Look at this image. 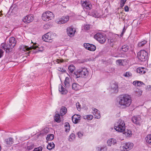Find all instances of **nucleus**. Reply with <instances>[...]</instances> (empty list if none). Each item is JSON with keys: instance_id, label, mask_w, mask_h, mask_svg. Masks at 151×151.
<instances>
[{"instance_id": "obj_1", "label": "nucleus", "mask_w": 151, "mask_h": 151, "mask_svg": "<svg viewBox=\"0 0 151 151\" xmlns=\"http://www.w3.org/2000/svg\"><path fill=\"white\" fill-rule=\"evenodd\" d=\"M132 102L131 97L128 95L125 94L119 98V104L122 108H126L129 106Z\"/></svg>"}, {"instance_id": "obj_2", "label": "nucleus", "mask_w": 151, "mask_h": 151, "mask_svg": "<svg viewBox=\"0 0 151 151\" xmlns=\"http://www.w3.org/2000/svg\"><path fill=\"white\" fill-rule=\"evenodd\" d=\"M36 43L35 45H34L32 46H31L29 47L28 46H26L25 45H22L19 46V49L20 50H22L24 51H29L32 49H36L37 48V49L35 50H33V53H36L39 52H42L44 50V47H38L37 46H35Z\"/></svg>"}, {"instance_id": "obj_3", "label": "nucleus", "mask_w": 151, "mask_h": 151, "mask_svg": "<svg viewBox=\"0 0 151 151\" xmlns=\"http://www.w3.org/2000/svg\"><path fill=\"white\" fill-rule=\"evenodd\" d=\"M125 124L124 121L119 119L115 124L114 129L118 132H122L125 131Z\"/></svg>"}, {"instance_id": "obj_4", "label": "nucleus", "mask_w": 151, "mask_h": 151, "mask_svg": "<svg viewBox=\"0 0 151 151\" xmlns=\"http://www.w3.org/2000/svg\"><path fill=\"white\" fill-rule=\"evenodd\" d=\"M88 71L86 68H82L81 70H78L76 72H74L73 76L76 78L81 77L86 78L88 74Z\"/></svg>"}, {"instance_id": "obj_5", "label": "nucleus", "mask_w": 151, "mask_h": 151, "mask_svg": "<svg viewBox=\"0 0 151 151\" xmlns=\"http://www.w3.org/2000/svg\"><path fill=\"white\" fill-rule=\"evenodd\" d=\"M137 56L141 61H145L148 59V53L144 50H141L137 53Z\"/></svg>"}, {"instance_id": "obj_6", "label": "nucleus", "mask_w": 151, "mask_h": 151, "mask_svg": "<svg viewBox=\"0 0 151 151\" xmlns=\"http://www.w3.org/2000/svg\"><path fill=\"white\" fill-rule=\"evenodd\" d=\"M94 38L101 44L104 43L106 41L105 35L101 32L97 33L94 35Z\"/></svg>"}, {"instance_id": "obj_7", "label": "nucleus", "mask_w": 151, "mask_h": 151, "mask_svg": "<svg viewBox=\"0 0 151 151\" xmlns=\"http://www.w3.org/2000/svg\"><path fill=\"white\" fill-rule=\"evenodd\" d=\"M53 13L49 11H47L44 12L42 16V18L44 21H48L52 19L53 16Z\"/></svg>"}, {"instance_id": "obj_8", "label": "nucleus", "mask_w": 151, "mask_h": 151, "mask_svg": "<svg viewBox=\"0 0 151 151\" xmlns=\"http://www.w3.org/2000/svg\"><path fill=\"white\" fill-rule=\"evenodd\" d=\"M1 46L2 48L5 50L6 53H9L10 54L13 53L14 47H12L11 45L8 43L2 44Z\"/></svg>"}, {"instance_id": "obj_9", "label": "nucleus", "mask_w": 151, "mask_h": 151, "mask_svg": "<svg viewBox=\"0 0 151 151\" xmlns=\"http://www.w3.org/2000/svg\"><path fill=\"white\" fill-rule=\"evenodd\" d=\"M81 3L83 7L88 10L91 9L92 7V6L91 2L86 0H81Z\"/></svg>"}, {"instance_id": "obj_10", "label": "nucleus", "mask_w": 151, "mask_h": 151, "mask_svg": "<svg viewBox=\"0 0 151 151\" xmlns=\"http://www.w3.org/2000/svg\"><path fill=\"white\" fill-rule=\"evenodd\" d=\"M134 146L133 143H127L124 144L121 148L122 151H128L132 149Z\"/></svg>"}, {"instance_id": "obj_11", "label": "nucleus", "mask_w": 151, "mask_h": 151, "mask_svg": "<svg viewBox=\"0 0 151 151\" xmlns=\"http://www.w3.org/2000/svg\"><path fill=\"white\" fill-rule=\"evenodd\" d=\"M34 19V16L32 15L29 14L24 17L22 20L25 23L28 24L32 22Z\"/></svg>"}, {"instance_id": "obj_12", "label": "nucleus", "mask_w": 151, "mask_h": 151, "mask_svg": "<svg viewBox=\"0 0 151 151\" xmlns=\"http://www.w3.org/2000/svg\"><path fill=\"white\" fill-rule=\"evenodd\" d=\"M76 32V29L72 27H68L67 29L68 35L70 37H72L74 35Z\"/></svg>"}, {"instance_id": "obj_13", "label": "nucleus", "mask_w": 151, "mask_h": 151, "mask_svg": "<svg viewBox=\"0 0 151 151\" xmlns=\"http://www.w3.org/2000/svg\"><path fill=\"white\" fill-rule=\"evenodd\" d=\"M84 45L85 48L90 51H94L96 49V46L93 44L85 43L84 44Z\"/></svg>"}, {"instance_id": "obj_14", "label": "nucleus", "mask_w": 151, "mask_h": 151, "mask_svg": "<svg viewBox=\"0 0 151 151\" xmlns=\"http://www.w3.org/2000/svg\"><path fill=\"white\" fill-rule=\"evenodd\" d=\"M42 38V40L45 42H51V37L50 33H47L43 36Z\"/></svg>"}, {"instance_id": "obj_15", "label": "nucleus", "mask_w": 151, "mask_h": 151, "mask_svg": "<svg viewBox=\"0 0 151 151\" xmlns=\"http://www.w3.org/2000/svg\"><path fill=\"white\" fill-rule=\"evenodd\" d=\"M69 19V16H63L59 19L58 21V23L60 24H64L66 23Z\"/></svg>"}, {"instance_id": "obj_16", "label": "nucleus", "mask_w": 151, "mask_h": 151, "mask_svg": "<svg viewBox=\"0 0 151 151\" xmlns=\"http://www.w3.org/2000/svg\"><path fill=\"white\" fill-rule=\"evenodd\" d=\"M71 84L70 79L68 77H66L64 81L65 86V88H68L70 87Z\"/></svg>"}, {"instance_id": "obj_17", "label": "nucleus", "mask_w": 151, "mask_h": 151, "mask_svg": "<svg viewBox=\"0 0 151 151\" xmlns=\"http://www.w3.org/2000/svg\"><path fill=\"white\" fill-rule=\"evenodd\" d=\"M17 40L14 37H11L9 38L8 44L11 45L12 47H15L17 44Z\"/></svg>"}, {"instance_id": "obj_18", "label": "nucleus", "mask_w": 151, "mask_h": 151, "mask_svg": "<svg viewBox=\"0 0 151 151\" xmlns=\"http://www.w3.org/2000/svg\"><path fill=\"white\" fill-rule=\"evenodd\" d=\"M80 116L78 115H74L72 116V119L73 122L75 124L78 123L80 120Z\"/></svg>"}, {"instance_id": "obj_19", "label": "nucleus", "mask_w": 151, "mask_h": 151, "mask_svg": "<svg viewBox=\"0 0 151 151\" xmlns=\"http://www.w3.org/2000/svg\"><path fill=\"white\" fill-rule=\"evenodd\" d=\"M140 119V118L139 116H134L132 118V121L135 124L139 125Z\"/></svg>"}, {"instance_id": "obj_20", "label": "nucleus", "mask_w": 151, "mask_h": 151, "mask_svg": "<svg viewBox=\"0 0 151 151\" xmlns=\"http://www.w3.org/2000/svg\"><path fill=\"white\" fill-rule=\"evenodd\" d=\"M88 14L95 18H99L100 16V14L97 11L93 10H92L91 12H88Z\"/></svg>"}, {"instance_id": "obj_21", "label": "nucleus", "mask_w": 151, "mask_h": 151, "mask_svg": "<svg viewBox=\"0 0 151 151\" xmlns=\"http://www.w3.org/2000/svg\"><path fill=\"white\" fill-rule=\"evenodd\" d=\"M4 142L8 146L14 143V139L12 137H9L5 140Z\"/></svg>"}, {"instance_id": "obj_22", "label": "nucleus", "mask_w": 151, "mask_h": 151, "mask_svg": "<svg viewBox=\"0 0 151 151\" xmlns=\"http://www.w3.org/2000/svg\"><path fill=\"white\" fill-rule=\"evenodd\" d=\"M92 110L93 111V114L95 116V118L97 119H99L101 117V116L99 111L97 109L94 108H93Z\"/></svg>"}, {"instance_id": "obj_23", "label": "nucleus", "mask_w": 151, "mask_h": 151, "mask_svg": "<svg viewBox=\"0 0 151 151\" xmlns=\"http://www.w3.org/2000/svg\"><path fill=\"white\" fill-rule=\"evenodd\" d=\"M107 143L108 146H110L112 145H114L116 144V141L113 138H111L108 140Z\"/></svg>"}, {"instance_id": "obj_24", "label": "nucleus", "mask_w": 151, "mask_h": 151, "mask_svg": "<svg viewBox=\"0 0 151 151\" xmlns=\"http://www.w3.org/2000/svg\"><path fill=\"white\" fill-rule=\"evenodd\" d=\"M72 89L75 91H78L81 89V86L76 83H73L72 84Z\"/></svg>"}, {"instance_id": "obj_25", "label": "nucleus", "mask_w": 151, "mask_h": 151, "mask_svg": "<svg viewBox=\"0 0 151 151\" xmlns=\"http://www.w3.org/2000/svg\"><path fill=\"white\" fill-rule=\"evenodd\" d=\"M17 8V6L16 4H12L11 6L10 7L9 11L8 13H11L13 12L14 10H16Z\"/></svg>"}, {"instance_id": "obj_26", "label": "nucleus", "mask_w": 151, "mask_h": 151, "mask_svg": "<svg viewBox=\"0 0 151 151\" xmlns=\"http://www.w3.org/2000/svg\"><path fill=\"white\" fill-rule=\"evenodd\" d=\"M59 91L62 94H66L67 92V91L61 84H60L59 85Z\"/></svg>"}, {"instance_id": "obj_27", "label": "nucleus", "mask_w": 151, "mask_h": 151, "mask_svg": "<svg viewBox=\"0 0 151 151\" xmlns=\"http://www.w3.org/2000/svg\"><path fill=\"white\" fill-rule=\"evenodd\" d=\"M56 114L54 118L55 121L58 123H59L61 122V119L60 115L58 114V111L55 112Z\"/></svg>"}, {"instance_id": "obj_28", "label": "nucleus", "mask_w": 151, "mask_h": 151, "mask_svg": "<svg viewBox=\"0 0 151 151\" xmlns=\"http://www.w3.org/2000/svg\"><path fill=\"white\" fill-rule=\"evenodd\" d=\"M67 111L66 108L65 106H62L60 109V114L61 116H63L66 113Z\"/></svg>"}, {"instance_id": "obj_29", "label": "nucleus", "mask_w": 151, "mask_h": 151, "mask_svg": "<svg viewBox=\"0 0 151 151\" xmlns=\"http://www.w3.org/2000/svg\"><path fill=\"white\" fill-rule=\"evenodd\" d=\"M111 87L112 89L115 92L118 91V86L116 83H113L111 84Z\"/></svg>"}, {"instance_id": "obj_30", "label": "nucleus", "mask_w": 151, "mask_h": 151, "mask_svg": "<svg viewBox=\"0 0 151 151\" xmlns=\"http://www.w3.org/2000/svg\"><path fill=\"white\" fill-rule=\"evenodd\" d=\"M55 147V145L53 142H51L48 143L47 146V148L49 150H51L54 148Z\"/></svg>"}, {"instance_id": "obj_31", "label": "nucleus", "mask_w": 151, "mask_h": 151, "mask_svg": "<svg viewBox=\"0 0 151 151\" xmlns=\"http://www.w3.org/2000/svg\"><path fill=\"white\" fill-rule=\"evenodd\" d=\"M129 48V46L127 45H125L122 46L120 50H121L125 52H127Z\"/></svg>"}, {"instance_id": "obj_32", "label": "nucleus", "mask_w": 151, "mask_h": 151, "mask_svg": "<svg viewBox=\"0 0 151 151\" xmlns=\"http://www.w3.org/2000/svg\"><path fill=\"white\" fill-rule=\"evenodd\" d=\"M68 69L70 73H73H73L75 72H74V70L75 69V67L73 65H71L69 66L68 67Z\"/></svg>"}, {"instance_id": "obj_33", "label": "nucleus", "mask_w": 151, "mask_h": 151, "mask_svg": "<svg viewBox=\"0 0 151 151\" xmlns=\"http://www.w3.org/2000/svg\"><path fill=\"white\" fill-rule=\"evenodd\" d=\"M145 139L146 142L151 145V134L148 135L145 138Z\"/></svg>"}, {"instance_id": "obj_34", "label": "nucleus", "mask_w": 151, "mask_h": 151, "mask_svg": "<svg viewBox=\"0 0 151 151\" xmlns=\"http://www.w3.org/2000/svg\"><path fill=\"white\" fill-rule=\"evenodd\" d=\"M64 126L65 129V132H68L70 130V128L69 124L68 122H65V124Z\"/></svg>"}, {"instance_id": "obj_35", "label": "nucleus", "mask_w": 151, "mask_h": 151, "mask_svg": "<svg viewBox=\"0 0 151 151\" xmlns=\"http://www.w3.org/2000/svg\"><path fill=\"white\" fill-rule=\"evenodd\" d=\"M54 138V135L52 134H48L46 138V140L47 141H51Z\"/></svg>"}, {"instance_id": "obj_36", "label": "nucleus", "mask_w": 151, "mask_h": 151, "mask_svg": "<svg viewBox=\"0 0 151 151\" xmlns=\"http://www.w3.org/2000/svg\"><path fill=\"white\" fill-rule=\"evenodd\" d=\"M124 134L125 135L128 137H130L132 136V132L130 130H129L128 129H127L124 132Z\"/></svg>"}, {"instance_id": "obj_37", "label": "nucleus", "mask_w": 151, "mask_h": 151, "mask_svg": "<svg viewBox=\"0 0 151 151\" xmlns=\"http://www.w3.org/2000/svg\"><path fill=\"white\" fill-rule=\"evenodd\" d=\"M9 53H6L5 56L4 61L6 62H9V59L10 58V55H9Z\"/></svg>"}, {"instance_id": "obj_38", "label": "nucleus", "mask_w": 151, "mask_h": 151, "mask_svg": "<svg viewBox=\"0 0 151 151\" xmlns=\"http://www.w3.org/2000/svg\"><path fill=\"white\" fill-rule=\"evenodd\" d=\"M93 116L91 115H89L84 116V119H87L88 120H91L93 119Z\"/></svg>"}, {"instance_id": "obj_39", "label": "nucleus", "mask_w": 151, "mask_h": 151, "mask_svg": "<svg viewBox=\"0 0 151 151\" xmlns=\"http://www.w3.org/2000/svg\"><path fill=\"white\" fill-rule=\"evenodd\" d=\"M147 43V41L144 40L139 42L138 44V46L139 47H141L143 46Z\"/></svg>"}, {"instance_id": "obj_40", "label": "nucleus", "mask_w": 151, "mask_h": 151, "mask_svg": "<svg viewBox=\"0 0 151 151\" xmlns=\"http://www.w3.org/2000/svg\"><path fill=\"white\" fill-rule=\"evenodd\" d=\"M75 134L73 133H72L69 136V141H71L73 140V139H74L75 138Z\"/></svg>"}, {"instance_id": "obj_41", "label": "nucleus", "mask_w": 151, "mask_h": 151, "mask_svg": "<svg viewBox=\"0 0 151 151\" xmlns=\"http://www.w3.org/2000/svg\"><path fill=\"white\" fill-rule=\"evenodd\" d=\"M108 42L110 44L111 46H113L114 44L113 42H114V40L113 39H108Z\"/></svg>"}, {"instance_id": "obj_42", "label": "nucleus", "mask_w": 151, "mask_h": 151, "mask_svg": "<svg viewBox=\"0 0 151 151\" xmlns=\"http://www.w3.org/2000/svg\"><path fill=\"white\" fill-rule=\"evenodd\" d=\"M143 68H137V72L138 73H142V71H143Z\"/></svg>"}, {"instance_id": "obj_43", "label": "nucleus", "mask_w": 151, "mask_h": 151, "mask_svg": "<svg viewBox=\"0 0 151 151\" xmlns=\"http://www.w3.org/2000/svg\"><path fill=\"white\" fill-rule=\"evenodd\" d=\"M137 86H141L142 85H144V84L142 82L139 81H137Z\"/></svg>"}, {"instance_id": "obj_44", "label": "nucleus", "mask_w": 151, "mask_h": 151, "mask_svg": "<svg viewBox=\"0 0 151 151\" xmlns=\"http://www.w3.org/2000/svg\"><path fill=\"white\" fill-rule=\"evenodd\" d=\"M2 47H0V58L3 56V53L4 52V50L2 49Z\"/></svg>"}, {"instance_id": "obj_45", "label": "nucleus", "mask_w": 151, "mask_h": 151, "mask_svg": "<svg viewBox=\"0 0 151 151\" xmlns=\"http://www.w3.org/2000/svg\"><path fill=\"white\" fill-rule=\"evenodd\" d=\"M58 70L59 71L61 72L62 73H66V70L63 68H58Z\"/></svg>"}, {"instance_id": "obj_46", "label": "nucleus", "mask_w": 151, "mask_h": 151, "mask_svg": "<svg viewBox=\"0 0 151 151\" xmlns=\"http://www.w3.org/2000/svg\"><path fill=\"white\" fill-rule=\"evenodd\" d=\"M90 25L89 24H86L84 25V29L86 30H88L90 29Z\"/></svg>"}, {"instance_id": "obj_47", "label": "nucleus", "mask_w": 151, "mask_h": 151, "mask_svg": "<svg viewBox=\"0 0 151 151\" xmlns=\"http://www.w3.org/2000/svg\"><path fill=\"white\" fill-rule=\"evenodd\" d=\"M132 73L129 72H126V73L124 74V76L125 77H129L132 76Z\"/></svg>"}, {"instance_id": "obj_48", "label": "nucleus", "mask_w": 151, "mask_h": 151, "mask_svg": "<svg viewBox=\"0 0 151 151\" xmlns=\"http://www.w3.org/2000/svg\"><path fill=\"white\" fill-rule=\"evenodd\" d=\"M77 134L78 137L80 138L82 137L83 135V132H78Z\"/></svg>"}, {"instance_id": "obj_49", "label": "nucleus", "mask_w": 151, "mask_h": 151, "mask_svg": "<svg viewBox=\"0 0 151 151\" xmlns=\"http://www.w3.org/2000/svg\"><path fill=\"white\" fill-rule=\"evenodd\" d=\"M50 27V26L49 24H45L44 26V28L45 29H49Z\"/></svg>"}, {"instance_id": "obj_50", "label": "nucleus", "mask_w": 151, "mask_h": 151, "mask_svg": "<svg viewBox=\"0 0 151 151\" xmlns=\"http://www.w3.org/2000/svg\"><path fill=\"white\" fill-rule=\"evenodd\" d=\"M42 147H38L35 148L33 151H42Z\"/></svg>"}, {"instance_id": "obj_51", "label": "nucleus", "mask_w": 151, "mask_h": 151, "mask_svg": "<svg viewBox=\"0 0 151 151\" xmlns=\"http://www.w3.org/2000/svg\"><path fill=\"white\" fill-rule=\"evenodd\" d=\"M101 151H106L107 150V147L106 146H103L101 147Z\"/></svg>"}, {"instance_id": "obj_52", "label": "nucleus", "mask_w": 151, "mask_h": 151, "mask_svg": "<svg viewBox=\"0 0 151 151\" xmlns=\"http://www.w3.org/2000/svg\"><path fill=\"white\" fill-rule=\"evenodd\" d=\"M126 1H127V0H121V4H120L121 7H122L124 6Z\"/></svg>"}, {"instance_id": "obj_53", "label": "nucleus", "mask_w": 151, "mask_h": 151, "mask_svg": "<svg viewBox=\"0 0 151 151\" xmlns=\"http://www.w3.org/2000/svg\"><path fill=\"white\" fill-rule=\"evenodd\" d=\"M126 30V29L125 28V25L123 29L122 32L121 34L120 35V36L121 37H122L123 35L124 34V33L125 32Z\"/></svg>"}, {"instance_id": "obj_54", "label": "nucleus", "mask_w": 151, "mask_h": 151, "mask_svg": "<svg viewBox=\"0 0 151 151\" xmlns=\"http://www.w3.org/2000/svg\"><path fill=\"white\" fill-rule=\"evenodd\" d=\"M76 107L78 110L81 109V105L79 102H77L76 104Z\"/></svg>"}, {"instance_id": "obj_55", "label": "nucleus", "mask_w": 151, "mask_h": 151, "mask_svg": "<svg viewBox=\"0 0 151 151\" xmlns=\"http://www.w3.org/2000/svg\"><path fill=\"white\" fill-rule=\"evenodd\" d=\"M124 9L125 12H128L129 11V7L128 6H126L124 7Z\"/></svg>"}, {"instance_id": "obj_56", "label": "nucleus", "mask_w": 151, "mask_h": 151, "mask_svg": "<svg viewBox=\"0 0 151 151\" xmlns=\"http://www.w3.org/2000/svg\"><path fill=\"white\" fill-rule=\"evenodd\" d=\"M34 147V145L32 144L30 145V146H28L27 148L28 150H30L33 148Z\"/></svg>"}, {"instance_id": "obj_57", "label": "nucleus", "mask_w": 151, "mask_h": 151, "mask_svg": "<svg viewBox=\"0 0 151 151\" xmlns=\"http://www.w3.org/2000/svg\"><path fill=\"white\" fill-rule=\"evenodd\" d=\"M96 150L98 151H101V147L100 148L99 147H96Z\"/></svg>"}, {"instance_id": "obj_58", "label": "nucleus", "mask_w": 151, "mask_h": 151, "mask_svg": "<svg viewBox=\"0 0 151 151\" xmlns=\"http://www.w3.org/2000/svg\"><path fill=\"white\" fill-rule=\"evenodd\" d=\"M137 81H134L133 82V84L134 85H135L136 86H137V83H136V82H137Z\"/></svg>"}, {"instance_id": "obj_59", "label": "nucleus", "mask_w": 151, "mask_h": 151, "mask_svg": "<svg viewBox=\"0 0 151 151\" xmlns=\"http://www.w3.org/2000/svg\"><path fill=\"white\" fill-rule=\"evenodd\" d=\"M116 62H117L118 63H121V60H116Z\"/></svg>"}, {"instance_id": "obj_60", "label": "nucleus", "mask_w": 151, "mask_h": 151, "mask_svg": "<svg viewBox=\"0 0 151 151\" xmlns=\"http://www.w3.org/2000/svg\"><path fill=\"white\" fill-rule=\"evenodd\" d=\"M31 52H32L31 51H29V52H27V56H29V53H31Z\"/></svg>"}]
</instances>
